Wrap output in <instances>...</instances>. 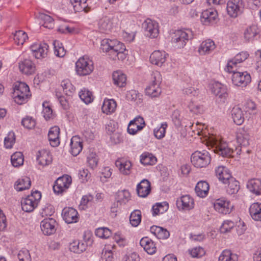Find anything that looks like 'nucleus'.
<instances>
[{
	"instance_id": "6e6552de",
	"label": "nucleus",
	"mask_w": 261,
	"mask_h": 261,
	"mask_svg": "<svg viewBox=\"0 0 261 261\" xmlns=\"http://www.w3.org/2000/svg\"><path fill=\"white\" fill-rule=\"evenodd\" d=\"M243 8L242 0H230L227 4V11L231 17H236L241 13Z\"/></svg>"
},
{
	"instance_id": "09e8293b",
	"label": "nucleus",
	"mask_w": 261,
	"mask_h": 261,
	"mask_svg": "<svg viewBox=\"0 0 261 261\" xmlns=\"http://www.w3.org/2000/svg\"><path fill=\"white\" fill-rule=\"evenodd\" d=\"M130 194L127 190L118 191L117 193L116 200L117 203L125 204L130 199Z\"/></svg>"
},
{
	"instance_id": "79ce46f5",
	"label": "nucleus",
	"mask_w": 261,
	"mask_h": 261,
	"mask_svg": "<svg viewBox=\"0 0 261 261\" xmlns=\"http://www.w3.org/2000/svg\"><path fill=\"white\" fill-rule=\"evenodd\" d=\"M21 204L22 210L28 213L32 212L37 206L35 202H34L28 196L21 200Z\"/></svg>"
},
{
	"instance_id": "e433bc0d",
	"label": "nucleus",
	"mask_w": 261,
	"mask_h": 261,
	"mask_svg": "<svg viewBox=\"0 0 261 261\" xmlns=\"http://www.w3.org/2000/svg\"><path fill=\"white\" fill-rule=\"evenodd\" d=\"M114 84L119 87H123L126 85V76L120 71H116L113 73Z\"/></svg>"
},
{
	"instance_id": "72a5a7b5",
	"label": "nucleus",
	"mask_w": 261,
	"mask_h": 261,
	"mask_svg": "<svg viewBox=\"0 0 261 261\" xmlns=\"http://www.w3.org/2000/svg\"><path fill=\"white\" fill-rule=\"evenodd\" d=\"M118 48L115 49L112 55L111 56V58L113 60H116V58L119 60L123 61L126 58L127 55L125 53L126 49L124 45L120 42L117 46Z\"/></svg>"
},
{
	"instance_id": "774afa93",
	"label": "nucleus",
	"mask_w": 261,
	"mask_h": 261,
	"mask_svg": "<svg viewBox=\"0 0 261 261\" xmlns=\"http://www.w3.org/2000/svg\"><path fill=\"white\" fill-rule=\"evenodd\" d=\"M21 124L26 128L32 129L35 126L36 121L32 117H27L22 120Z\"/></svg>"
},
{
	"instance_id": "ea45409f",
	"label": "nucleus",
	"mask_w": 261,
	"mask_h": 261,
	"mask_svg": "<svg viewBox=\"0 0 261 261\" xmlns=\"http://www.w3.org/2000/svg\"><path fill=\"white\" fill-rule=\"evenodd\" d=\"M249 213L253 219L261 221V203L252 204L249 208Z\"/></svg>"
},
{
	"instance_id": "8fccbe9b",
	"label": "nucleus",
	"mask_w": 261,
	"mask_h": 261,
	"mask_svg": "<svg viewBox=\"0 0 261 261\" xmlns=\"http://www.w3.org/2000/svg\"><path fill=\"white\" fill-rule=\"evenodd\" d=\"M61 86L62 87L65 94L68 96H71L75 91V88L72 85L70 80L67 79L62 81Z\"/></svg>"
},
{
	"instance_id": "c03bdc74",
	"label": "nucleus",
	"mask_w": 261,
	"mask_h": 261,
	"mask_svg": "<svg viewBox=\"0 0 261 261\" xmlns=\"http://www.w3.org/2000/svg\"><path fill=\"white\" fill-rule=\"evenodd\" d=\"M231 116L233 122L236 124L241 125L244 122L243 112L240 108L234 107L231 110Z\"/></svg>"
},
{
	"instance_id": "a19ab883",
	"label": "nucleus",
	"mask_w": 261,
	"mask_h": 261,
	"mask_svg": "<svg viewBox=\"0 0 261 261\" xmlns=\"http://www.w3.org/2000/svg\"><path fill=\"white\" fill-rule=\"evenodd\" d=\"M38 19L41 20L42 25L45 28L51 29L54 28L55 23L54 19L47 14L40 13L38 15Z\"/></svg>"
},
{
	"instance_id": "c756f323",
	"label": "nucleus",
	"mask_w": 261,
	"mask_h": 261,
	"mask_svg": "<svg viewBox=\"0 0 261 261\" xmlns=\"http://www.w3.org/2000/svg\"><path fill=\"white\" fill-rule=\"evenodd\" d=\"M140 245L149 254H154L156 250V248L154 242L148 237L142 238L140 241Z\"/></svg>"
},
{
	"instance_id": "473e14b6",
	"label": "nucleus",
	"mask_w": 261,
	"mask_h": 261,
	"mask_svg": "<svg viewBox=\"0 0 261 261\" xmlns=\"http://www.w3.org/2000/svg\"><path fill=\"white\" fill-rule=\"evenodd\" d=\"M31 181L29 177L24 176L18 179L15 184V189L17 191H22L30 188Z\"/></svg>"
},
{
	"instance_id": "864d4df0",
	"label": "nucleus",
	"mask_w": 261,
	"mask_h": 261,
	"mask_svg": "<svg viewBox=\"0 0 261 261\" xmlns=\"http://www.w3.org/2000/svg\"><path fill=\"white\" fill-rule=\"evenodd\" d=\"M79 96L86 104L91 102L93 99L92 93L85 88L81 90L79 92Z\"/></svg>"
},
{
	"instance_id": "9b49d317",
	"label": "nucleus",
	"mask_w": 261,
	"mask_h": 261,
	"mask_svg": "<svg viewBox=\"0 0 261 261\" xmlns=\"http://www.w3.org/2000/svg\"><path fill=\"white\" fill-rule=\"evenodd\" d=\"M30 48L36 59L45 58L47 56L48 45L46 43H34Z\"/></svg>"
},
{
	"instance_id": "423d86ee",
	"label": "nucleus",
	"mask_w": 261,
	"mask_h": 261,
	"mask_svg": "<svg viewBox=\"0 0 261 261\" xmlns=\"http://www.w3.org/2000/svg\"><path fill=\"white\" fill-rule=\"evenodd\" d=\"M146 36L151 38H156L159 34L158 23L149 18L146 19L142 23Z\"/></svg>"
},
{
	"instance_id": "6ab92c4d",
	"label": "nucleus",
	"mask_w": 261,
	"mask_h": 261,
	"mask_svg": "<svg viewBox=\"0 0 261 261\" xmlns=\"http://www.w3.org/2000/svg\"><path fill=\"white\" fill-rule=\"evenodd\" d=\"M137 192L138 196L146 197L151 192V184L147 179H143L137 186Z\"/></svg>"
},
{
	"instance_id": "bf43d9fd",
	"label": "nucleus",
	"mask_w": 261,
	"mask_h": 261,
	"mask_svg": "<svg viewBox=\"0 0 261 261\" xmlns=\"http://www.w3.org/2000/svg\"><path fill=\"white\" fill-rule=\"evenodd\" d=\"M95 235L99 238L107 239L111 235V230L106 227L98 228L95 230Z\"/></svg>"
},
{
	"instance_id": "7c9ffc66",
	"label": "nucleus",
	"mask_w": 261,
	"mask_h": 261,
	"mask_svg": "<svg viewBox=\"0 0 261 261\" xmlns=\"http://www.w3.org/2000/svg\"><path fill=\"white\" fill-rule=\"evenodd\" d=\"M209 188L208 184L205 181L201 180L197 184L195 191L198 196L203 198L208 194Z\"/></svg>"
},
{
	"instance_id": "393cba45",
	"label": "nucleus",
	"mask_w": 261,
	"mask_h": 261,
	"mask_svg": "<svg viewBox=\"0 0 261 261\" xmlns=\"http://www.w3.org/2000/svg\"><path fill=\"white\" fill-rule=\"evenodd\" d=\"M216 48L214 42L211 39H207L201 43L198 52L201 55L210 54Z\"/></svg>"
},
{
	"instance_id": "5701e85b",
	"label": "nucleus",
	"mask_w": 261,
	"mask_h": 261,
	"mask_svg": "<svg viewBox=\"0 0 261 261\" xmlns=\"http://www.w3.org/2000/svg\"><path fill=\"white\" fill-rule=\"evenodd\" d=\"M116 166L123 175H128L130 173L132 163L124 159H119L115 162Z\"/></svg>"
},
{
	"instance_id": "58836bf2",
	"label": "nucleus",
	"mask_w": 261,
	"mask_h": 261,
	"mask_svg": "<svg viewBox=\"0 0 261 261\" xmlns=\"http://www.w3.org/2000/svg\"><path fill=\"white\" fill-rule=\"evenodd\" d=\"M146 95L150 97H158L161 93V88L160 85L149 84L145 90Z\"/></svg>"
},
{
	"instance_id": "4be33fe9",
	"label": "nucleus",
	"mask_w": 261,
	"mask_h": 261,
	"mask_svg": "<svg viewBox=\"0 0 261 261\" xmlns=\"http://www.w3.org/2000/svg\"><path fill=\"white\" fill-rule=\"evenodd\" d=\"M166 54L165 51L155 50L153 51L150 56V62L158 66H162L165 62Z\"/></svg>"
},
{
	"instance_id": "b1692460",
	"label": "nucleus",
	"mask_w": 261,
	"mask_h": 261,
	"mask_svg": "<svg viewBox=\"0 0 261 261\" xmlns=\"http://www.w3.org/2000/svg\"><path fill=\"white\" fill-rule=\"evenodd\" d=\"M214 151L224 157L230 156L233 152V150L228 147L226 143L222 142L216 143Z\"/></svg>"
},
{
	"instance_id": "5fc2aeb1",
	"label": "nucleus",
	"mask_w": 261,
	"mask_h": 261,
	"mask_svg": "<svg viewBox=\"0 0 261 261\" xmlns=\"http://www.w3.org/2000/svg\"><path fill=\"white\" fill-rule=\"evenodd\" d=\"M237 142L241 145L247 146L249 144V136L242 130L237 135Z\"/></svg>"
},
{
	"instance_id": "f8f14e48",
	"label": "nucleus",
	"mask_w": 261,
	"mask_h": 261,
	"mask_svg": "<svg viewBox=\"0 0 261 261\" xmlns=\"http://www.w3.org/2000/svg\"><path fill=\"white\" fill-rule=\"evenodd\" d=\"M145 125V121L142 117L140 116L136 117L129 122L127 132L129 134L135 135L138 131L141 130Z\"/></svg>"
},
{
	"instance_id": "c85d7f7f",
	"label": "nucleus",
	"mask_w": 261,
	"mask_h": 261,
	"mask_svg": "<svg viewBox=\"0 0 261 261\" xmlns=\"http://www.w3.org/2000/svg\"><path fill=\"white\" fill-rule=\"evenodd\" d=\"M217 16L216 11L211 10H206L202 13L201 21L204 25H208L214 22Z\"/></svg>"
},
{
	"instance_id": "dca6fc26",
	"label": "nucleus",
	"mask_w": 261,
	"mask_h": 261,
	"mask_svg": "<svg viewBox=\"0 0 261 261\" xmlns=\"http://www.w3.org/2000/svg\"><path fill=\"white\" fill-rule=\"evenodd\" d=\"M248 56L249 54L246 51H243L237 54L233 60L228 62L225 70L227 71H233V68H237V64L247 59Z\"/></svg>"
},
{
	"instance_id": "680f3d73",
	"label": "nucleus",
	"mask_w": 261,
	"mask_h": 261,
	"mask_svg": "<svg viewBox=\"0 0 261 261\" xmlns=\"http://www.w3.org/2000/svg\"><path fill=\"white\" fill-rule=\"evenodd\" d=\"M15 142V135L14 133L10 132L7 137L5 138L4 144L7 148H11Z\"/></svg>"
},
{
	"instance_id": "1a4fd4ad",
	"label": "nucleus",
	"mask_w": 261,
	"mask_h": 261,
	"mask_svg": "<svg viewBox=\"0 0 261 261\" xmlns=\"http://www.w3.org/2000/svg\"><path fill=\"white\" fill-rule=\"evenodd\" d=\"M71 184V178L69 176H63L58 178L53 187L55 193L60 194L67 190Z\"/></svg>"
},
{
	"instance_id": "f257e3e1",
	"label": "nucleus",
	"mask_w": 261,
	"mask_h": 261,
	"mask_svg": "<svg viewBox=\"0 0 261 261\" xmlns=\"http://www.w3.org/2000/svg\"><path fill=\"white\" fill-rule=\"evenodd\" d=\"M31 96L29 87L25 83L21 82L15 83L12 97L16 103L22 105L27 102Z\"/></svg>"
},
{
	"instance_id": "603ef678",
	"label": "nucleus",
	"mask_w": 261,
	"mask_h": 261,
	"mask_svg": "<svg viewBox=\"0 0 261 261\" xmlns=\"http://www.w3.org/2000/svg\"><path fill=\"white\" fill-rule=\"evenodd\" d=\"M141 221V212L139 210H135L129 217L130 223L133 226H137Z\"/></svg>"
},
{
	"instance_id": "412c9836",
	"label": "nucleus",
	"mask_w": 261,
	"mask_h": 261,
	"mask_svg": "<svg viewBox=\"0 0 261 261\" xmlns=\"http://www.w3.org/2000/svg\"><path fill=\"white\" fill-rule=\"evenodd\" d=\"M215 173L219 179L224 184L227 183L228 180L232 177L229 170L223 166H218L215 169Z\"/></svg>"
},
{
	"instance_id": "49530a36",
	"label": "nucleus",
	"mask_w": 261,
	"mask_h": 261,
	"mask_svg": "<svg viewBox=\"0 0 261 261\" xmlns=\"http://www.w3.org/2000/svg\"><path fill=\"white\" fill-rule=\"evenodd\" d=\"M258 33L256 25H252L247 28L244 32V38L247 41H252Z\"/></svg>"
},
{
	"instance_id": "ddd939ff",
	"label": "nucleus",
	"mask_w": 261,
	"mask_h": 261,
	"mask_svg": "<svg viewBox=\"0 0 261 261\" xmlns=\"http://www.w3.org/2000/svg\"><path fill=\"white\" fill-rule=\"evenodd\" d=\"M119 43L117 40L104 39L101 41L100 49L103 52L109 53V55L111 56L114 50L118 48L117 46Z\"/></svg>"
},
{
	"instance_id": "0eeeda50",
	"label": "nucleus",
	"mask_w": 261,
	"mask_h": 261,
	"mask_svg": "<svg viewBox=\"0 0 261 261\" xmlns=\"http://www.w3.org/2000/svg\"><path fill=\"white\" fill-rule=\"evenodd\" d=\"M189 33L182 31L177 30L175 32L172 37V42L178 48H183L188 41L190 37Z\"/></svg>"
},
{
	"instance_id": "de8ad7c7",
	"label": "nucleus",
	"mask_w": 261,
	"mask_h": 261,
	"mask_svg": "<svg viewBox=\"0 0 261 261\" xmlns=\"http://www.w3.org/2000/svg\"><path fill=\"white\" fill-rule=\"evenodd\" d=\"M227 184L228 186L226 189V192L228 194H235L238 192L240 189L239 183L233 177L230 178V179L228 180Z\"/></svg>"
},
{
	"instance_id": "13d9d810",
	"label": "nucleus",
	"mask_w": 261,
	"mask_h": 261,
	"mask_svg": "<svg viewBox=\"0 0 261 261\" xmlns=\"http://www.w3.org/2000/svg\"><path fill=\"white\" fill-rule=\"evenodd\" d=\"M55 54L59 57H63L66 54V51L64 48L62 44L58 41H55L54 42Z\"/></svg>"
},
{
	"instance_id": "69168bd1",
	"label": "nucleus",
	"mask_w": 261,
	"mask_h": 261,
	"mask_svg": "<svg viewBox=\"0 0 261 261\" xmlns=\"http://www.w3.org/2000/svg\"><path fill=\"white\" fill-rule=\"evenodd\" d=\"M189 253L193 257L199 258L205 254V251L203 248L201 247H196L191 250H189Z\"/></svg>"
},
{
	"instance_id": "0e129e2a",
	"label": "nucleus",
	"mask_w": 261,
	"mask_h": 261,
	"mask_svg": "<svg viewBox=\"0 0 261 261\" xmlns=\"http://www.w3.org/2000/svg\"><path fill=\"white\" fill-rule=\"evenodd\" d=\"M98 160L97 156L95 153L91 152L87 156L88 164L92 169H94L97 166Z\"/></svg>"
},
{
	"instance_id": "2f4dec72",
	"label": "nucleus",
	"mask_w": 261,
	"mask_h": 261,
	"mask_svg": "<svg viewBox=\"0 0 261 261\" xmlns=\"http://www.w3.org/2000/svg\"><path fill=\"white\" fill-rule=\"evenodd\" d=\"M37 160L40 165L46 166L51 163L52 157L48 151L42 150L38 151Z\"/></svg>"
},
{
	"instance_id": "3c124183",
	"label": "nucleus",
	"mask_w": 261,
	"mask_h": 261,
	"mask_svg": "<svg viewBox=\"0 0 261 261\" xmlns=\"http://www.w3.org/2000/svg\"><path fill=\"white\" fill-rule=\"evenodd\" d=\"M11 161L12 165L15 167H19L23 164V156L21 152H16L11 155Z\"/></svg>"
},
{
	"instance_id": "7ed1b4c3",
	"label": "nucleus",
	"mask_w": 261,
	"mask_h": 261,
	"mask_svg": "<svg viewBox=\"0 0 261 261\" xmlns=\"http://www.w3.org/2000/svg\"><path fill=\"white\" fill-rule=\"evenodd\" d=\"M191 161L195 167L204 168L210 163L211 156L207 151H196L192 154Z\"/></svg>"
},
{
	"instance_id": "c9c22d12",
	"label": "nucleus",
	"mask_w": 261,
	"mask_h": 261,
	"mask_svg": "<svg viewBox=\"0 0 261 261\" xmlns=\"http://www.w3.org/2000/svg\"><path fill=\"white\" fill-rule=\"evenodd\" d=\"M140 162L144 165L152 166L156 164V158L151 153L144 152L140 156Z\"/></svg>"
},
{
	"instance_id": "aec40b11",
	"label": "nucleus",
	"mask_w": 261,
	"mask_h": 261,
	"mask_svg": "<svg viewBox=\"0 0 261 261\" xmlns=\"http://www.w3.org/2000/svg\"><path fill=\"white\" fill-rule=\"evenodd\" d=\"M212 92L223 101L228 96L227 87L219 82L215 83L212 89Z\"/></svg>"
},
{
	"instance_id": "cd10ccee",
	"label": "nucleus",
	"mask_w": 261,
	"mask_h": 261,
	"mask_svg": "<svg viewBox=\"0 0 261 261\" xmlns=\"http://www.w3.org/2000/svg\"><path fill=\"white\" fill-rule=\"evenodd\" d=\"M71 153L73 156L78 155L83 149L82 142L80 138L73 136L70 141Z\"/></svg>"
},
{
	"instance_id": "4468645a",
	"label": "nucleus",
	"mask_w": 261,
	"mask_h": 261,
	"mask_svg": "<svg viewBox=\"0 0 261 261\" xmlns=\"http://www.w3.org/2000/svg\"><path fill=\"white\" fill-rule=\"evenodd\" d=\"M176 205L178 209L190 210L194 207V202L191 197L186 195L177 199Z\"/></svg>"
},
{
	"instance_id": "f704fd0d",
	"label": "nucleus",
	"mask_w": 261,
	"mask_h": 261,
	"mask_svg": "<svg viewBox=\"0 0 261 261\" xmlns=\"http://www.w3.org/2000/svg\"><path fill=\"white\" fill-rule=\"evenodd\" d=\"M150 231L159 239H166L169 236V232L163 227L153 226L150 228Z\"/></svg>"
},
{
	"instance_id": "2eb2a0df",
	"label": "nucleus",
	"mask_w": 261,
	"mask_h": 261,
	"mask_svg": "<svg viewBox=\"0 0 261 261\" xmlns=\"http://www.w3.org/2000/svg\"><path fill=\"white\" fill-rule=\"evenodd\" d=\"M214 208L216 211L222 214H227L230 212L231 206L229 201L223 198L218 199L214 204Z\"/></svg>"
},
{
	"instance_id": "39448f33",
	"label": "nucleus",
	"mask_w": 261,
	"mask_h": 261,
	"mask_svg": "<svg viewBox=\"0 0 261 261\" xmlns=\"http://www.w3.org/2000/svg\"><path fill=\"white\" fill-rule=\"evenodd\" d=\"M232 82L234 85L237 86L245 87L251 82L250 75L247 72H240L237 71V68H233Z\"/></svg>"
},
{
	"instance_id": "338daca9",
	"label": "nucleus",
	"mask_w": 261,
	"mask_h": 261,
	"mask_svg": "<svg viewBox=\"0 0 261 261\" xmlns=\"http://www.w3.org/2000/svg\"><path fill=\"white\" fill-rule=\"evenodd\" d=\"M234 223L232 221H224L220 227V231L223 233H227L234 227Z\"/></svg>"
},
{
	"instance_id": "e2e57ef3",
	"label": "nucleus",
	"mask_w": 261,
	"mask_h": 261,
	"mask_svg": "<svg viewBox=\"0 0 261 261\" xmlns=\"http://www.w3.org/2000/svg\"><path fill=\"white\" fill-rule=\"evenodd\" d=\"M190 111L195 114H201L204 111L203 107L191 101L188 105Z\"/></svg>"
},
{
	"instance_id": "052dcab7",
	"label": "nucleus",
	"mask_w": 261,
	"mask_h": 261,
	"mask_svg": "<svg viewBox=\"0 0 261 261\" xmlns=\"http://www.w3.org/2000/svg\"><path fill=\"white\" fill-rule=\"evenodd\" d=\"M167 127V123H162L160 127L155 128L154 129V136L158 139L163 138L165 136Z\"/></svg>"
},
{
	"instance_id": "37998d69",
	"label": "nucleus",
	"mask_w": 261,
	"mask_h": 261,
	"mask_svg": "<svg viewBox=\"0 0 261 261\" xmlns=\"http://www.w3.org/2000/svg\"><path fill=\"white\" fill-rule=\"evenodd\" d=\"M116 106V102L114 99H105L101 109L104 113L108 114L114 112Z\"/></svg>"
},
{
	"instance_id": "9d476101",
	"label": "nucleus",
	"mask_w": 261,
	"mask_h": 261,
	"mask_svg": "<svg viewBox=\"0 0 261 261\" xmlns=\"http://www.w3.org/2000/svg\"><path fill=\"white\" fill-rule=\"evenodd\" d=\"M20 71L26 75H32L35 73L36 67L35 63L29 58H26L19 63Z\"/></svg>"
},
{
	"instance_id": "4d7b16f0",
	"label": "nucleus",
	"mask_w": 261,
	"mask_h": 261,
	"mask_svg": "<svg viewBox=\"0 0 261 261\" xmlns=\"http://www.w3.org/2000/svg\"><path fill=\"white\" fill-rule=\"evenodd\" d=\"M87 246L84 243H80L79 241H74L71 244L70 249L71 251L77 253H80L86 250Z\"/></svg>"
},
{
	"instance_id": "4c0bfd02",
	"label": "nucleus",
	"mask_w": 261,
	"mask_h": 261,
	"mask_svg": "<svg viewBox=\"0 0 261 261\" xmlns=\"http://www.w3.org/2000/svg\"><path fill=\"white\" fill-rule=\"evenodd\" d=\"M69 1L75 12H80L83 11L87 12L88 11L87 9V5L86 4L87 0H69Z\"/></svg>"
},
{
	"instance_id": "a18cd8bd",
	"label": "nucleus",
	"mask_w": 261,
	"mask_h": 261,
	"mask_svg": "<svg viewBox=\"0 0 261 261\" xmlns=\"http://www.w3.org/2000/svg\"><path fill=\"white\" fill-rule=\"evenodd\" d=\"M238 255L229 250H223L219 257L218 261H238Z\"/></svg>"
},
{
	"instance_id": "f03ea898",
	"label": "nucleus",
	"mask_w": 261,
	"mask_h": 261,
	"mask_svg": "<svg viewBox=\"0 0 261 261\" xmlns=\"http://www.w3.org/2000/svg\"><path fill=\"white\" fill-rule=\"evenodd\" d=\"M93 69V63L87 56L80 58L75 63L76 72L80 76L89 75Z\"/></svg>"
},
{
	"instance_id": "a211bd4d",
	"label": "nucleus",
	"mask_w": 261,
	"mask_h": 261,
	"mask_svg": "<svg viewBox=\"0 0 261 261\" xmlns=\"http://www.w3.org/2000/svg\"><path fill=\"white\" fill-rule=\"evenodd\" d=\"M63 218L67 223L70 224L78 221V213L76 210L72 207L65 208L62 212Z\"/></svg>"
},
{
	"instance_id": "20e7f679",
	"label": "nucleus",
	"mask_w": 261,
	"mask_h": 261,
	"mask_svg": "<svg viewBox=\"0 0 261 261\" xmlns=\"http://www.w3.org/2000/svg\"><path fill=\"white\" fill-rule=\"evenodd\" d=\"M118 18L116 16H105L99 20L98 27L101 32L108 34L118 24Z\"/></svg>"
},
{
	"instance_id": "f3484780",
	"label": "nucleus",
	"mask_w": 261,
	"mask_h": 261,
	"mask_svg": "<svg viewBox=\"0 0 261 261\" xmlns=\"http://www.w3.org/2000/svg\"><path fill=\"white\" fill-rule=\"evenodd\" d=\"M56 221L52 218L44 219L41 222L40 227L43 233L45 235H50L56 231Z\"/></svg>"
},
{
	"instance_id": "a878e982",
	"label": "nucleus",
	"mask_w": 261,
	"mask_h": 261,
	"mask_svg": "<svg viewBox=\"0 0 261 261\" xmlns=\"http://www.w3.org/2000/svg\"><path fill=\"white\" fill-rule=\"evenodd\" d=\"M59 134L60 128L58 126H55L50 129L48 137L50 144L52 146L56 147L59 145Z\"/></svg>"
},
{
	"instance_id": "6e6d98bb",
	"label": "nucleus",
	"mask_w": 261,
	"mask_h": 261,
	"mask_svg": "<svg viewBox=\"0 0 261 261\" xmlns=\"http://www.w3.org/2000/svg\"><path fill=\"white\" fill-rule=\"evenodd\" d=\"M28 39V35L25 32L19 30L16 31L14 35V40L17 45H22Z\"/></svg>"
},
{
	"instance_id": "bb28decb",
	"label": "nucleus",
	"mask_w": 261,
	"mask_h": 261,
	"mask_svg": "<svg viewBox=\"0 0 261 261\" xmlns=\"http://www.w3.org/2000/svg\"><path fill=\"white\" fill-rule=\"evenodd\" d=\"M247 188L252 193L256 195H261V180L257 178L249 180L247 184Z\"/></svg>"
}]
</instances>
